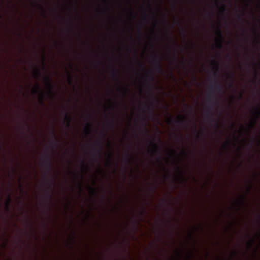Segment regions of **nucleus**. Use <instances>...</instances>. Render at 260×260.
<instances>
[{
	"label": "nucleus",
	"instance_id": "nucleus-49",
	"mask_svg": "<svg viewBox=\"0 0 260 260\" xmlns=\"http://www.w3.org/2000/svg\"><path fill=\"white\" fill-rule=\"evenodd\" d=\"M255 121L254 120V121H253V122L252 123L251 125H252V127H254V125H255Z\"/></svg>",
	"mask_w": 260,
	"mask_h": 260
},
{
	"label": "nucleus",
	"instance_id": "nucleus-27",
	"mask_svg": "<svg viewBox=\"0 0 260 260\" xmlns=\"http://www.w3.org/2000/svg\"><path fill=\"white\" fill-rule=\"evenodd\" d=\"M168 118V123H172L173 121V119L172 117V116L169 114L168 112L167 113Z\"/></svg>",
	"mask_w": 260,
	"mask_h": 260
},
{
	"label": "nucleus",
	"instance_id": "nucleus-13",
	"mask_svg": "<svg viewBox=\"0 0 260 260\" xmlns=\"http://www.w3.org/2000/svg\"><path fill=\"white\" fill-rule=\"evenodd\" d=\"M212 63L215 66L216 70L215 71V72L214 73V75L216 78H217L218 76V71L219 70V65H218L217 62L215 60H213L212 61Z\"/></svg>",
	"mask_w": 260,
	"mask_h": 260
},
{
	"label": "nucleus",
	"instance_id": "nucleus-23",
	"mask_svg": "<svg viewBox=\"0 0 260 260\" xmlns=\"http://www.w3.org/2000/svg\"><path fill=\"white\" fill-rule=\"evenodd\" d=\"M221 13L223 15H225L226 12L227 11L226 7L225 5H222L221 7Z\"/></svg>",
	"mask_w": 260,
	"mask_h": 260
},
{
	"label": "nucleus",
	"instance_id": "nucleus-54",
	"mask_svg": "<svg viewBox=\"0 0 260 260\" xmlns=\"http://www.w3.org/2000/svg\"><path fill=\"white\" fill-rule=\"evenodd\" d=\"M177 23H178V21H177V20H175V21H174V24H177Z\"/></svg>",
	"mask_w": 260,
	"mask_h": 260
},
{
	"label": "nucleus",
	"instance_id": "nucleus-48",
	"mask_svg": "<svg viewBox=\"0 0 260 260\" xmlns=\"http://www.w3.org/2000/svg\"><path fill=\"white\" fill-rule=\"evenodd\" d=\"M140 67H141L142 69H144V64H143V63H140Z\"/></svg>",
	"mask_w": 260,
	"mask_h": 260
},
{
	"label": "nucleus",
	"instance_id": "nucleus-43",
	"mask_svg": "<svg viewBox=\"0 0 260 260\" xmlns=\"http://www.w3.org/2000/svg\"><path fill=\"white\" fill-rule=\"evenodd\" d=\"M134 55H135V57L136 59H137V60H138V57H137V53H136V51L135 49L134 50Z\"/></svg>",
	"mask_w": 260,
	"mask_h": 260
},
{
	"label": "nucleus",
	"instance_id": "nucleus-44",
	"mask_svg": "<svg viewBox=\"0 0 260 260\" xmlns=\"http://www.w3.org/2000/svg\"><path fill=\"white\" fill-rule=\"evenodd\" d=\"M145 214V212L144 211H142V212H141L140 214H141V217H142Z\"/></svg>",
	"mask_w": 260,
	"mask_h": 260
},
{
	"label": "nucleus",
	"instance_id": "nucleus-45",
	"mask_svg": "<svg viewBox=\"0 0 260 260\" xmlns=\"http://www.w3.org/2000/svg\"><path fill=\"white\" fill-rule=\"evenodd\" d=\"M253 242V240H251V241H250V242H249V243H248V245H249V247H251V246H252V244Z\"/></svg>",
	"mask_w": 260,
	"mask_h": 260
},
{
	"label": "nucleus",
	"instance_id": "nucleus-35",
	"mask_svg": "<svg viewBox=\"0 0 260 260\" xmlns=\"http://www.w3.org/2000/svg\"><path fill=\"white\" fill-rule=\"evenodd\" d=\"M0 179H6L5 178H0ZM8 179H36V178H9Z\"/></svg>",
	"mask_w": 260,
	"mask_h": 260
},
{
	"label": "nucleus",
	"instance_id": "nucleus-6",
	"mask_svg": "<svg viewBox=\"0 0 260 260\" xmlns=\"http://www.w3.org/2000/svg\"><path fill=\"white\" fill-rule=\"evenodd\" d=\"M154 149L151 152V154L153 156H156L157 160L159 162L161 163V159L162 158L161 152L160 149L158 147L156 143H153Z\"/></svg>",
	"mask_w": 260,
	"mask_h": 260
},
{
	"label": "nucleus",
	"instance_id": "nucleus-2",
	"mask_svg": "<svg viewBox=\"0 0 260 260\" xmlns=\"http://www.w3.org/2000/svg\"><path fill=\"white\" fill-rule=\"evenodd\" d=\"M210 82L211 85L210 91L211 93H219L220 94H223L224 90L222 86L218 81L216 80H213L212 79H211Z\"/></svg>",
	"mask_w": 260,
	"mask_h": 260
},
{
	"label": "nucleus",
	"instance_id": "nucleus-59",
	"mask_svg": "<svg viewBox=\"0 0 260 260\" xmlns=\"http://www.w3.org/2000/svg\"><path fill=\"white\" fill-rule=\"evenodd\" d=\"M108 146H109V147H111V145H110V143L108 144Z\"/></svg>",
	"mask_w": 260,
	"mask_h": 260
},
{
	"label": "nucleus",
	"instance_id": "nucleus-50",
	"mask_svg": "<svg viewBox=\"0 0 260 260\" xmlns=\"http://www.w3.org/2000/svg\"><path fill=\"white\" fill-rule=\"evenodd\" d=\"M39 6L42 10H44L43 7L41 5H40Z\"/></svg>",
	"mask_w": 260,
	"mask_h": 260
},
{
	"label": "nucleus",
	"instance_id": "nucleus-63",
	"mask_svg": "<svg viewBox=\"0 0 260 260\" xmlns=\"http://www.w3.org/2000/svg\"><path fill=\"white\" fill-rule=\"evenodd\" d=\"M124 108H125V109H126V106H125V105H124Z\"/></svg>",
	"mask_w": 260,
	"mask_h": 260
},
{
	"label": "nucleus",
	"instance_id": "nucleus-32",
	"mask_svg": "<svg viewBox=\"0 0 260 260\" xmlns=\"http://www.w3.org/2000/svg\"><path fill=\"white\" fill-rule=\"evenodd\" d=\"M230 141H227L226 142V143L225 144V145H224L223 146V149H226V148H227L228 147H229V146H230Z\"/></svg>",
	"mask_w": 260,
	"mask_h": 260
},
{
	"label": "nucleus",
	"instance_id": "nucleus-36",
	"mask_svg": "<svg viewBox=\"0 0 260 260\" xmlns=\"http://www.w3.org/2000/svg\"><path fill=\"white\" fill-rule=\"evenodd\" d=\"M176 53H177V51H176V50H175V54L173 56V60L175 62H176L177 60V57Z\"/></svg>",
	"mask_w": 260,
	"mask_h": 260
},
{
	"label": "nucleus",
	"instance_id": "nucleus-53",
	"mask_svg": "<svg viewBox=\"0 0 260 260\" xmlns=\"http://www.w3.org/2000/svg\"><path fill=\"white\" fill-rule=\"evenodd\" d=\"M242 94H240L239 96V99H241L242 98Z\"/></svg>",
	"mask_w": 260,
	"mask_h": 260
},
{
	"label": "nucleus",
	"instance_id": "nucleus-26",
	"mask_svg": "<svg viewBox=\"0 0 260 260\" xmlns=\"http://www.w3.org/2000/svg\"><path fill=\"white\" fill-rule=\"evenodd\" d=\"M118 90L121 91L123 94H125L128 91V89L127 88H125L124 89L120 87H118Z\"/></svg>",
	"mask_w": 260,
	"mask_h": 260
},
{
	"label": "nucleus",
	"instance_id": "nucleus-51",
	"mask_svg": "<svg viewBox=\"0 0 260 260\" xmlns=\"http://www.w3.org/2000/svg\"><path fill=\"white\" fill-rule=\"evenodd\" d=\"M155 26H156L157 25V19L155 16Z\"/></svg>",
	"mask_w": 260,
	"mask_h": 260
},
{
	"label": "nucleus",
	"instance_id": "nucleus-40",
	"mask_svg": "<svg viewBox=\"0 0 260 260\" xmlns=\"http://www.w3.org/2000/svg\"><path fill=\"white\" fill-rule=\"evenodd\" d=\"M181 154L183 157H186L187 156V154H186V153L185 151H183L182 152V153H181Z\"/></svg>",
	"mask_w": 260,
	"mask_h": 260
},
{
	"label": "nucleus",
	"instance_id": "nucleus-61",
	"mask_svg": "<svg viewBox=\"0 0 260 260\" xmlns=\"http://www.w3.org/2000/svg\"><path fill=\"white\" fill-rule=\"evenodd\" d=\"M191 61H189V64H191Z\"/></svg>",
	"mask_w": 260,
	"mask_h": 260
},
{
	"label": "nucleus",
	"instance_id": "nucleus-15",
	"mask_svg": "<svg viewBox=\"0 0 260 260\" xmlns=\"http://www.w3.org/2000/svg\"><path fill=\"white\" fill-rule=\"evenodd\" d=\"M228 79L229 80V87L231 88H233L234 84V77L233 75L230 76L228 77Z\"/></svg>",
	"mask_w": 260,
	"mask_h": 260
},
{
	"label": "nucleus",
	"instance_id": "nucleus-57",
	"mask_svg": "<svg viewBox=\"0 0 260 260\" xmlns=\"http://www.w3.org/2000/svg\"><path fill=\"white\" fill-rule=\"evenodd\" d=\"M257 22H258V23H259V22H260V19H257Z\"/></svg>",
	"mask_w": 260,
	"mask_h": 260
},
{
	"label": "nucleus",
	"instance_id": "nucleus-39",
	"mask_svg": "<svg viewBox=\"0 0 260 260\" xmlns=\"http://www.w3.org/2000/svg\"><path fill=\"white\" fill-rule=\"evenodd\" d=\"M157 138V141H158V143H159L160 145H162V142H161V141L160 139L159 138V137L158 136H157V138Z\"/></svg>",
	"mask_w": 260,
	"mask_h": 260
},
{
	"label": "nucleus",
	"instance_id": "nucleus-21",
	"mask_svg": "<svg viewBox=\"0 0 260 260\" xmlns=\"http://www.w3.org/2000/svg\"><path fill=\"white\" fill-rule=\"evenodd\" d=\"M107 125L110 127L111 128H113L114 127L115 123L113 119H112L111 121H108L107 122Z\"/></svg>",
	"mask_w": 260,
	"mask_h": 260
},
{
	"label": "nucleus",
	"instance_id": "nucleus-56",
	"mask_svg": "<svg viewBox=\"0 0 260 260\" xmlns=\"http://www.w3.org/2000/svg\"><path fill=\"white\" fill-rule=\"evenodd\" d=\"M164 18H165V21L166 22V17L165 15H164Z\"/></svg>",
	"mask_w": 260,
	"mask_h": 260
},
{
	"label": "nucleus",
	"instance_id": "nucleus-47",
	"mask_svg": "<svg viewBox=\"0 0 260 260\" xmlns=\"http://www.w3.org/2000/svg\"><path fill=\"white\" fill-rule=\"evenodd\" d=\"M91 190H92V192L93 194L95 195L96 194V190L94 189H92Z\"/></svg>",
	"mask_w": 260,
	"mask_h": 260
},
{
	"label": "nucleus",
	"instance_id": "nucleus-29",
	"mask_svg": "<svg viewBox=\"0 0 260 260\" xmlns=\"http://www.w3.org/2000/svg\"><path fill=\"white\" fill-rule=\"evenodd\" d=\"M44 97L43 94H40V102L41 104L44 105Z\"/></svg>",
	"mask_w": 260,
	"mask_h": 260
},
{
	"label": "nucleus",
	"instance_id": "nucleus-52",
	"mask_svg": "<svg viewBox=\"0 0 260 260\" xmlns=\"http://www.w3.org/2000/svg\"><path fill=\"white\" fill-rule=\"evenodd\" d=\"M51 197V196L49 193H47V198L49 199Z\"/></svg>",
	"mask_w": 260,
	"mask_h": 260
},
{
	"label": "nucleus",
	"instance_id": "nucleus-17",
	"mask_svg": "<svg viewBox=\"0 0 260 260\" xmlns=\"http://www.w3.org/2000/svg\"><path fill=\"white\" fill-rule=\"evenodd\" d=\"M123 161L125 164L131 163L132 161V158H129V156H126L123 159Z\"/></svg>",
	"mask_w": 260,
	"mask_h": 260
},
{
	"label": "nucleus",
	"instance_id": "nucleus-25",
	"mask_svg": "<svg viewBox=\"0 0 260 260\" xmlns=\"http://www.w3.org/2000/svg\"><path fill=\"white\" fill-rule=\"evenodd\" d=\"M40 91V87L39 85H37L35 88L32 90L33 93L35 94L38 93Z\"/></svg>",
	"mask_w": 260,
	"mask_h": 260
},
{
	"label": "nucleus",
	"instance_id": "nucleus-18",
	"mask_svg": "<svg viewBox=\"0 0 260 260\" xmlns=\"http://www.w3.org/2000/svg\"><path fill=\"white\" fill-rule=\"evenodd\" d=\"M111 73H112L113 77L115 79V80L116 81L118 82V79L117 77V74L116 71L115 69H112V70L111 71Z\"/></svg>",
	"mask_w": 260,
	"mask_h": 260
},
{
	"label": "nucleus",
	"instance_id": "nucleus-9",
	"mask_svg": "<svg viewBox=\"0 0 260 260\" xmlns=\"http://www.w3.org/2000/svg\"><path fill=\"white\" fill-rule=\"evenodd\" d=\"M207 100L211 104V105L210 106V108L212 109H213L215 105L218 103V101L217 98L213 96L210 94L208 95Z\"/></svg>",
	"mask_w": 260,
	"mask_h": 260
},
{
	"label": "nucleus",
	"instance_id": "nucleus-12",
	"mask_svg": "<svg viewBox=\"0 0 260 260\" xmlns=\"http://www.w3.org/2000/svg\"><path fill=\"white\" fill-rule=\"evenodd\" d=\"M51 136H52V144L53 146V147L56 146L58 143L59 141L57 140V138L56 137L55 132L53 129L51 131Z\"/></svg>",
	"mask_w": 260,
	"mask_h": 260
},
{
	"label": "nucleus",
	"instance_id": "nucleus-42",
	"mask_svg": "<svg viewBox=\"0 0 260 260\" xmlns=\"http://www.w3.org/2000/svg\"><path fill=\"white\" fill-rule=\"evenodd\" d=\"M131 11H132L131 10ZM131 14L132 16L133 19H134L135 18V15L134 13L133 12H131Z\"/></svg>",
	"mask_w": 260,
	"mask_h": 260
},
{
	"label": "nucleus",
	"instance_id": "nucleus-8",
	"mask_svg": "<svg viewBox=\"0 0 260 260\" xmlns=\"http://www.w3.org/2000/svg\"><path fill=\"white\" fill-rule=\"evenodd\" d=\"M46 85L48 88V93L50 95L53 96L54 95L53 91V86L51 83V79L49 77H46L44 78Z\"/></svg>",
	"mask_w": 260,
	"mask_h": 260
},
{
	"label": "nucleus",
	"instance_id": "nucleus-14",
	"mask_svg": "<svg viewBox=\"0 0 260 260\" xmlns=\"http://www.w3.org/2000/svg\"><path fill=\"white\" fill-rule=\"evenodd\" d=\"M64 119L66 121L67 127H70L71 126V121L72 120V118L68 115L67 113L66 114Z\"/></svg>",
	"mask_w": 260,
	"mask_h": 260
},
{
	"label": "nucleus",
	"instance_id": "nucleus-20",
	"mask_svg": "<svg viewBox=\"0 0 260 260\" xmlns=\"http://www.w3.org/2000/svg\"><path fill=\"white\" fill-rule=\"evenodd\" d=\"M146 15H145V17L144 18V19L143 20V21H142L141 23H140V31H139V35H140V37H141V29L142 28V27L144 25H146Z\"/></svg>",
	"mask_w": 260,
	"mask_h": 260
},
{
	"label": "nucleus",
	"instance_id": "nucleus-62",
	"mask_svg": "<svg viewBox=\"0 0 260 260\" xmlns=\"http://www.w3.org/2000/svg\"><path fill=\"white\" fill-rule=\"evenodd\" d=\"M197 137H199V134L197 135Z\"/></svg>",
	"mask_w": 260,
	"mask_h": 260
},
{
	"label": "nucleus",
	"instance_id": "nucleus-41",
	"mask_svg": "<svg viewBox=\"0 0 260 260\" xmlns=\"http://www.w3.org/2000/svg\"><path fill=\"white\" fill-rule=\"evenodd\" d=\"M243 14H244L243 13L242 15H238V18L239 20H242V17L243 16Z\"/></svg>",
	"mask_w": 260,
	"mask_h": 260
},
{
	"label": "nucleus",
	"instance_id": "nucleus-60",
	"mask_svg": "<svg viewBox=\"0 0 260 260\" xmlns=\"http://www.w3.org/2000/svg\"><path fill=\"white\" fill-rule=\"evenodd\" d=\"M185 106L186 107H188V106L187 105H186V104H185Z\"/></svg>",
	"mask_w": 260,
	"mask_h": 260
},
{
	"label": "nucleus",
	"instance_id": "nucleus-4",
	"mask_svg": "<svg viewBox=\"0 0 260 260\" xmlns=\"http://www.w3.org/2000/svg\"><path fill=\"white\" fill-rule=\"evenodd\" d=\"M146 77L150 80V82L148 83V85L150 90V95L155 102H158V100L154 96V91L153 89V85L151 83V82L153 81L154 78L153 76L151 74V73L150 72H147Z\"/></svg>",
	"mask_w": 260,
	"mask_h": 260
},
{
	"label": "nucleus",
	"instance_id": "nucleus-64",
	"mask_svg": "<svg viewBox=\"0 0 260 260\" xmlns=\"http://www.w3.org/2000/svg\"><path fill=\"white\" fill-rule=\"evenodd\" d=\"M88 116H89V117H90V115L88 114Z\"/></svg>",
	"mask_w": 260,
	"mask_h": 260
},
{
	"label": "nucleus",
	"instance_id": "nucleus-33",
	"mask_svg": "<svg viewBox=\"0 0 260 260\" xmlns=\"http://www.w3.org/2000/svg\"><path fill=\"white\" fill-rule=\"evenodd\" d=\"M34 74L36 76H40L41 75V73L39 70H35L34 71Z\"/></svg>",
	"mask_w": 260,
	"mask_h": 260
},
{
	"label": "nucleus",
	"instance_id": "nucleus-1",
	"mask_svg": "<svg viewBox=\"0 0 260 260\" xmlns=\"http://www.w3.org/2000/svg\"><path fill=\"white\" fill-rule=\"evenodd\" d=\"M40 164L42 167L46 170H49L52 167V158L49 150L41 156Z\"/></svg>",
	"mask_w": 260,
	"mask_h": 260
},
{
	"label": "nucleus",
	"instance_id": "nucleus-19",
	"mask_svg": "<svg viewBox=\"0 0 260 260\" xmlns=\"http://www.w3.org/2000/svg\"><path fill=\"white\" fill-rule=\"evenodd\" d=\"M178 155L176 153V152L175 150L172 149L171 150V153H169V156L170 157H173V158H176L177 157Z\"/></svg>",
	"mask_w": 260,
	"mask_h": 260
},
{
	"label": "nucleus",
	"instance_id": "nucleus-38",
	"mask_svg": "<svg viewBox=\"0 0 260 260\" xmlns=\"http://www.w3.org/2000/svg\"><path fill=\"white\" fill-rule=\"evenodd\" d=\"M80 165L82 166V167H83L84 165H85V161H84V160L83 159H82L80 161Z\"/></svg>",
	"mask_w": 260,
	"mask_h": 260
},
{
	"label": "nucleus",
	"instance_id": "nucleus-10",
	"mask_svg": "<svg viewBox=\"0 0 260 260\" xmlns=\"http://www.w3.org/2000/svg\"><path fill=\"white\" fill-rule=\"evenodd\" d=\"M175 123L180 126H184L185 127L188 126L187 122L185 121V117L182 115L179 116V119L176 120Z\"/></svg>",
	"mask_w": 260,
	"mask_h": 260
},
{
	"label": "nucleus",
	"instance_id": "nucleus-55",
	"mask_svg": "<svg viewBox=\"0 0 260 260\" xmlns=\"http://www.w3.org/2000/svg\"><path fill=\"white\" fill-rule=\"evenodd\" d=\"M25 124L26 126H27V127L28 126V124L26 122H25Z\"/></svg>",
	"mask_w": 260,
	"mask_h": 260
},
{
	"label": "nucleus",
	"instance_id": "nucleus-24",
	"mask_svg": "<svg viewBox=\"0 0 260 260\" xmlns=\"http://www.w3.org/2000/svg\"><path fill=\"white\" fill-rule=\"evenodd\" d=\"M112 157V153L111 152H109L108 155V158H107V163L109 165H110L111 164Z\"/></svg>",
	"mask_w": 260,
	"mask_h": 260
},
{
	"label": "nucleus",
	"instance_id": "nucleus-37",
	"mask_svg": "<svg viewBox=\"0 0 260 260\" xmlns=\"http://www.w3.org/2000/svg\"><path fill=\"white\" fill-rule=\"evenodd\" d=\"M182 34L183 37L185 38L186 37V30L184 28L182 29Z\"/></svg>",
	"mask_w": 260,
	"mask_h": 260
},
{
	"label": "nucleus",
	"instance_id": "nucleus-34",
	"mask_svg": "<svg viewBox=\"0 0 260 260\" xmlns=\"http://www.w3.org/2000/svg\"><path fill=\"white\" fill-rule=\"evenodd\" d=\"M68 80L69 84H72V77H71V75L69 74H68Z\"/></svg>",
	"mask_w": 260,
	"mask_h": 260
},
{
	"label": "nucleus",
	"instance_id": "nucleus-11",
	"mask_svg": "<svg viewBox=\"0 0 260 260\" xmlns=\"http://www.w3.org/2000/svg\"><path fill=\"white\" fill-rule=\"evenodd\" d=\"M154 103L152 102V106H149L147 105L146 103H144L143 104V107L144 109H147L149 112H150L151 116L152 117H154Z\"/></svg>",
	"mask_w": 260,
	"mask_h": 260
},
{
	"label": "nucleus",
	"instance_id": "nucleus-22",
	"mask_svg": "<svg viewBox=\"0 0 260 260\" xmlns=\"http://www.w3.org/2000/svg\"><path fill=\"white\" fill-rule=\"evenodd\" d=\"M143 123L144 131L145 133L146 134H147L148 136H149V135L148 134V131L146 128L147 123H146V122L145 119H143Z\"/></svg>",
	"mask_w": 260,
	"mask_h": 260
},
{
	"label": "nucleus",
	"instance_id": "nucleus-7",
	"mask_svg": "<svg viewBox=\"0 0 260 260\" xmlns=\"http://www.w3.org/2000/svg\"><path fill=\"white\" fill-rule=\"evenodd\" d=\"M216 34L218 37V39L216 40L217 46L219 48H221L222 47L223 35L220 26H218Z\"/></svg>",
	"mask_w": 260,
	"mask_h": 260
},
{
	"label": "nucleus",
	"instance_id": "nucleus-58",
	"mask_svg": "<svg viewBox=\"0 0 260 260\" xmlns=\"http://www.w3.org/2000/svg\"><path fill=\"white\" fill-rule=\"evenodd\" d=\"M189 108L191 109V111H192V108L191 107H189Z\"/></svg>",
	"mask_w": 260,
	"mask_h": 260
},
{
	"label": "nucleus",
	"instance_id": "nucleus-46",
	"mask_svg": "<svg viewBox=\"0 0 260 260\" xmlns=\"http://www.w3.org/2000/svg\"><path fill=\"white\" fill-rule=\"evenodd\" d=\"M215 125L217 128L218 127L219 124H218V120H216L215 122Z\"/></svg>",
	"mask_w": 260,
	"mask_h": 260
},
{
	"label": "nucleus",
	"instance_id": "nucleus-3",
	"mask_svg": "<svg viewBox=\"0 0 260 260\" xmlns=\"http://www.w3.org/2000/svg\"><path fill=\"white\" fill-rule=\"evenodd\" d=\"M97 144L99 148L98 149H94L91 154V156L95 162H99L101 159L103 151V144L100 142H98Z\"/></svg>",
	"mask_w": 260,
	"mask_h": 260
},
{
	"label": "nucleus",
	"instance_id": "nucleus-30",
	"mask_svg": "<svg viewBox=\"0 0 260 260\" xmlns=\"http://www.w3.org/2000/svg\"><path fill=\"white\" fill-rule=\"evenodd\" d=\"M10 202H11V198H10V196H9V200H8V201L7 204H6V210L7 211H8L9 210V204H10Z\"/></svg>",
	"mask_w": 260,
	"mask_h": 260
},
{
	"label": "nucleus",
	"instance_id": "nucleus-16",
	"mask_svg": "<svg viewBox=\"0 0 260 260\" xmlns=\"http://www.w3.org/2000/svg\"><path fill=\"white\" fill-rule=\"evenodd\" d=\"M91 124L90 123H87L85 127L88 134H90L91 132Z\"/></svg>",
	"mask_w": 260,
	"mask_h": 260
},
{
	"label": "nucleus",
	"instance_id": "nucleus-5",
	"mask_svg": "<svg viewBox=\"0 0 260 260\" xmlns=\"http://www.w3.org/2000/svg\"><path fill=\"white\" fill-rule=\"evenodd\" d=\"M161 57H158L157 55H155L153 58V63L154 65L155 70L160 73L164 72L161 66Z\"/></svg>",
	"mask_w": 260,
	"mask_h": 260
},
{
	"label": "nucleus",
	"instance_id": "nucleus-28",
	"mask_svg": "<svg viewBox=\"0 0 260 260\" xmlns=\"http://www.w3.org/2000/svg\"><path fill=\"white\" fill-rule=\"evenodd\" d=\"M254 113L256 114L257 117L260 115V108L258 107L254 110Z\"/></svg>",
	"mask_w": 260,
	"mask_h": 260
},
{
	"label": "nucleus",
	"instance_id": "nucleus-31",
	"mask_svg": "<svg viewBox=\"0 0 260 260\" xmlns=\"http://www.w3.org/2000/svg\"><path fill=\"white\" fill-rule=\"evenodd\" d=\"M45 56L44 55L43 56V59H42V69L43 70H45Z\"/></svg>",
	"mask_w": 260,
	"mask_h": 260
}]
</instances>
